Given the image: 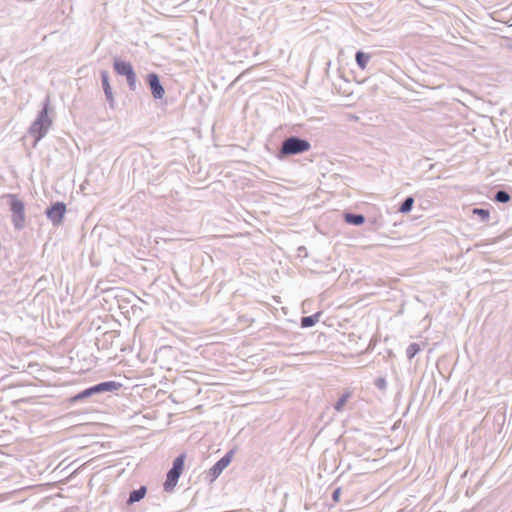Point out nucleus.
<instances>
[{"label": "nucleus", "instance_id": "f257e3e1", "mask_svg": "<svg viewBox=\"0 0 512 512\" xmlns=\"http://www.w3.org/2000/svg\"><path fill=\"white\" fill-rule=\"evenodd\" d=\"M51 111L50 96L47 95L41 104V109L37 112L36 118L28 128V134L34 139V147L47 135L53 125V119L50 116Z\"/></svg>", "mask_w": 512, "mask_h": 512}, {"label": "nucleus", "instance_id": "f03ea898", "mask_svg": "<svg viewBox=\"0 0 512 512\" xmlns=\"http://www.w3.org/2000/svg\"><path fill=\"white\" fill-rule=\"evenodd\" d=\"M122 383L115 380H107L96 383L89 387L84 388L83 390L69 396L66 399V402L69 405H74L76 403H85L88 402L93 397L105 394V393H114L118 391L122 387Z\"/></svg>", "mask_w": 512, "mask_h": 512}, {"label": "nucleus", "instance_id": "7ed1b4c3", "mask_svg": "<svg viewBox=\"0 0 512 512\" xmlns=\"http://www.w3.org/2000/svg\"><path fill=\"white\" fill-rule=\"evenodd\" d=\"M311 149V143L306 138L291 135L285 138L281 147L276 151L275 157L280 160H286L290 156L303 154Z\"/></svg>", "mask_w": 512, "mask_h": 512}, {"label": "nucleus", "instance_id": "20e7f679", "mask_svg": "<svg viewBox=\"0 0 512 512\" xmlns=\"http://www.w3.org/2000/svg\"><path fill=\"white\" fill-rule=\"evenodd\" d=\"M8 200L9 211L11 212V221L17 231L25 227V203L17 194L8 193L4 196Z\"/></svg>", "mask_w": 512, "mask_h": 512}, {"label": "nucleus", "instance_id": "39448f33", "mask_svg": "<svg viewBox=\"0 0 512 512\" xmlns=\"http://www.w3.org/2000/svg\"><path fill=\"white\" fill-rule=\"evenodd\" d=\"M186 453H180L172 461L171 468L166 473V478L163 483V490L167 493L174 491L180 476L185 468Z\"/></svg>", "mask_w": 512, "mask_h": 512}, {"label": "nucleus", "instance_id": "423d86ee", "mask_svg": "<svg viewBox=\"0 0 512 512\" xmlns=\"http://www.w3.org/2000/svg\"><path fill=\"white\" fill-rule=\"evenodd\" d=\"M237 451L234 446L228 450L214 465L206 472L205 479L208 483H213L222 474V472L230 465Z\"/></svg>", "mask_w": 512, "mask_h": 512}, {"label": "nucleus", "instance_id": "0eeeda50", "mask_svg": "<svg viewBox=\"0 0 512 512\" xmlns=\"http://www.w3.org/2000/svg\"><path fill=\"white\" fill-rule=\"evenodd\" d=\"M66 212V204L63 201H55L46 207L44 214L54 227H58L62 225Z\"/></svg>", "mask_w": 512, "mask_h": 512}, {"label": "nucleus", "instance_id": "6e6552de", "mask_svg": "<svg viewBox=\"0 0 512 512\" xmlns=\"http://www.w3.org/2000/svg\"><path fill=\"white\" fill-rule=\"evenodd\" d=\"M144 80L154 100H162L165 96V87L160 75L151 71L145 75Z\"/></svg>", "mask_w": 512, "mask_h": 512}, {"label": "nucleus", "instance_id": "1a4fd4ad", "mask_svg": "<svg viewBox=\"0 0 512 512\" xmlns=\"http://www.w3.org/2000/svg\"><path fill=\"white\" fill-rule=\"evenodd\" d=\"M101 86L105 95V99L111 109L115 108L116 102L110 83V75L107 70H100Z\"/></svg>", "mask_w": 512, "mask_h": 512}, {"label": "nucleus", "instance_id": "9d476101", "mask_svg": "<svg viewBox=\"0 0 512 512\" xmlns=\"http://www.w3.org/2000/svg\"><path fill=\"white\" fill-rule=\"evenodd\" d=\"M112 66L114 72L117 75L122 76L124 78H127L130 75V73H132L135 70L130 61L125 60L120 56L113 57Z\"/></svg>", "mask_w": 512, "mask_h": 512}, {"label": "nucleus", "instance_id": "9b49d317", "mask_svg": "<svg viewBox=\"0 0 512 512\" xmlns=\"http://www.w3.org/2000/svg\"><path fill=\"white\" fill-rule=\"evenodd\" d=\"M343 220L346 224L359 227L365 224L366 217L364 214L361 213H353L350 211L345 210L342 214Z\"/></svg>", "mask_w": 512, "mask_h": 512}, {"label": "nucleus", "instance_id": "f8f14e48", "mask_svg": "<svg viewBox=\"0 0 512 512\" xmlns=\"http://www.w3.org/2000/svg\"><path fill=\"white\" fill-rule=\"evenodd\" d=\"M147 494V487L145 485H141L137 489H133L130 491L128 498L126 499L127 505H133L135 503L140 502Z\"/></svg>", "mask_w": 512, "mask_h": 512}, {"label": "nucleus", "instance_id": "ddd939ff", "mask_svg": "<svg viewBox=\"0 0 512 512\" xmlns=\"http://www.w3.org/2000/svg\"><path fill=\"white\" fill-rule=\"evenodd\" d=\"M372 58L370 53H367L361 49L357 50L355 53V62L359 69L362 71L368 69V64Z\"/></svg>", "mask_w": 512, "mask_h": 512}, {"label": "nucleus", "instance_id": "4468645a", "mask_svg": "<svg viewBox=\"0 0 512 512\" xmlns=\"http://www.w3.org/2000/svg\"><path fill=\"white\" fill-rule=\"evenodd\" d=\"M322 315V311L315 312L314 314L303 316L300 320L301 328H311L315 326Z\"/></svg>", "mask_w": 512, "mask_h": 512}, {"label": "nucleus", "instance_id": "2eb2a0df", "mask_svg": "<svg viewBox=\"0 0 512 512\" xmlns=\"http://www.w3.org/2000/svg\"><path fill=\"white\" fill-rule=\"evenodd\" d=\"M494 202L506 204L512 200L511 194L505 189L496 190L491 197Z\"/></svg>", "mask_w": 512, "mask_h": 512}, {"label": "nucleus", "instance_id": "dca6fc26", "mask_svg": "<svg viewBox=\"0 0 512 512\" xmlns=\"http://www.w3.org/2000/svg\"><path fill=\"white\" fill-rule=\"evenodd\" d=\"M414 203L415 199L412 195L405 197L398 207V212L402 214H408L412 211Z\"/></svg>", "mask_w": 512, "mask_h": 512}, {"label": "nucleus", "instance_id": "f3484780", "mask_svg": "<svg viewBox=\"0 0 512 512\" xmlns=\"http://www.w3.org/2000/svg\"><path fill=\"white\" fill-rule=\"evenodd\" d=\"M351 397V393L350 392H344L339 398L338 400L334 403L333 405V408L337 411V412H341L343 411L346 403L348 402V400L350 399Z\"/></svg>", "mask_w": 512, "mask_h": 512}, {"label": "nucleus", "instance_id": "a211bd4d", "mask_svg": "<svg viewBox=\"0 0 512 512\" xmlns=\"http://www.w3.org/2000/svg\"><path fill=\"white\" fill-rule=\"evenodd\" d=\"M473 215L477 216L481 222H488L490 219L489 209L474 207L472 209Z\"/></svg>", "mask_w": 512, "mask_h": 512}, {"label": "nucleus", "instance_id": "6ab92c4d", "mask_svg": "<svg viewBox=\"0 0 512 512\" xmlns=\"http://www.w3.org/2000/svg\"><path fill=\"white\" fill-rule=\"evenodd\" d=\"M421 351V346L419 343L412 342L408 345L406 349V357L408 360H412L419 352Z\"/></svg>", "mask_w": 512, "mask_h": 512}, {"label": "nucleus", "instance_id": "aec40b11", "mask_svg": "<svg viewBox=\"0 0 512 512\" xmlns=\"http://www.w3.org/2000/svg\"><path fill=\"white\" fill-rule=\"evenodd\" d=\"M125 79L129 90L135 92L138 87V79L135 70Z\"/></svg>", "mask_w": 512, "mask_h": 512}, {"label": "nucleus", "instance_id": "412c9836", "mask_svg": "<svg viewBox=\"0 0 512 512\" xmlns=\"http://www.w3.org/2000/svg\"><path fill=\"white\" fill-rule=\"evenodd\" d=\"M374 385L381 391H385L387 388V380L384 376H379L374 380Z\"/></svg>", "mask_w": 512, "mask_h": 512}, {"label": "nucleus", "instance_id": "4be33fe9", "mask_svg": "<svg viewBox=\"0 0 512 512\" xmlns=\"http://www.w3.org/2000/svg\"><path fill=\"white\" fill-rule=\"evenodd\" d=\"M341 493H342L341 487H337L333 490L332 495H331V499L333 500V502L337 503L340 501Z\"/></svg>", "mask_w": 512, "mask_h": 512}, {"label": "nucleus", "instance_id": "5701e85b", "mask_svg": "<svg viewBox=\"0 0 512 512\" xmlns=\"http://www.w3.org/2000/svg\"><path fill=\"white\" fill-rule=\"evenodd\" d=\"M377 222H378V221H377V219H376V218L369 220V225H370V228H369V229H370V230H374V229H375V227L377 226Z\"/></svg>", "mask_w": 512, "mask_h": 512}, {"label": "nucleus", "instance_id": "b1692460", "mask_svg": "<svg viewBox=\"0 0 512 512\" xmlns=\"http://www.w3.org/2000/svg\"><path fill=\"white\" fill-rule=\"evenodd\" d=\"M298 251L301 253V252H305V255H307V250H306V247L305 246H300L298 248Z\"/></svg>", "mask_w": 512, "mask_h": 512}, {"label": "nucleus", "instance_id": "393cba45", "mask_svg": "<svg viewBox=\"0 0 512 512\" xmlns=\"http://www.w3.org/2000/svg\"><path fill=\"white\" fill-rule=\"evenodd\" d=\"M61 512H73V511H72V509H65V510H63Z\"/></svg>", "mask_w": 512, "mask_h": 512}, {"label": "nucleus", "instance_id": "a878e982", "mask_svg": "<svg viewBox=\"0 0 512 512\" xmlns=\"http://www.w3.org/2000/svg\"><path fill=\"white\" fill-rule=\"evenodd\" d=\"M351 469V465L348 464L347 467H346V470H350Z\"/></svg>", "mask_w": 512, "mask_h": 512}, {"label": "nucleus", "instance_id": "bb28decb", "mask_svg": "<svg viewBox=\"0 0 512 512\" xmlns=\"http://www.w3.org/2000/svg\"><path fill=\"white\" fill-rule=\"evenodd\" d=\"M280 512H283L282 510Z\"/></svg>", "mask_w": 512, "mask_h": 512}]
</instances>
